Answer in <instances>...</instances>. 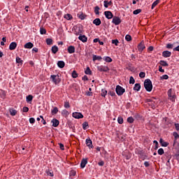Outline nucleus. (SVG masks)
<instances>
[{"mask_svg": "<svg viewBox=\"0 0 179 179\" xmlns=\"http://www.w3.org/2000/svg\"><path fill=\"white\" fill-rule=\"evenodd\" d=\"M138 50L139 52H142L146 47H145V43L143 41H141L138 45Z\"/></svg>", "mask_w": 179, "mask_h": 179, "instance_id": "obj_10", "label": "nucleus"}, {"mask_svg": "<svg viewBox=\"0 0 179 179\" xmlns=\"http://www.w3.org/2000/svg\"><path fill=\"white\" fill-rule=\"evenodd\" d=\"M83 80H89V78L87 77V76H84L83 77Z\"/></svg>", "mask_w": 179, "mask_h": 179, "instance_id": "obj_64", "label": "nucleus"}, {"mask_svg": "<svg viewBox=\"0 0 179 179\" xmlns=\"http://www.w3.org/2000/svg\"><path fill=\"white\" fill-rule=\"evenodd\" d=\"M144 166L145 167H149V166H150V164H149V162H144Z\"/></svg>", "mask_w": 179, "mask_h": 179, "instance_id": "obj_63", "label": "nucleus"}, {"mask_svg": "<svg viewBox=\"0 0 179 179\" xmlns=\"http://www.w3.org/2000/svg\"><path fill=\"white\" fill-rule=\"evenodd\" d=\"M78 39L80 40V41H82L83 43L87 42V37L85 35L80 34Z\"/></svg>", "mask_w": 179, "mask_h": 179, "instance_id": "obj_12", "label": "nucleus"}, {"mask_svg": "<svg viewBox=\"0 0 179 179\" xmlns=\"http://www.w3.org/2000/svg\"><path fill=\"white\" fill-rule=\"evenodd\" d=\"M99 10H100V7H99V6H95L94 7L95 15H100V12Z\"/></svg>", "mask_w": 179, "mask_h": 179, "instance_id": "obj_33", "label": "nucleus"}, {"mask_svg": "<svg viewBox=\"0 0 179 179\" xmlns=\"http://www.w3.org/2000/svg\"><path fill=\"white\" fill-rule=\"evenodd\" d=\"M159 72L164 73V69H163V67L162 66H159Z\"/></svg>", "mask_w": 179, "mask_h": 179, "instance_id": "obj_61", "label": "nucleus"}, {"mask_svg": "<svg viewBox=\"0 0 179 179\" xmlns=\"http://www.w3.org/2000/svg\"><path fill=\"white\" fill-rule=\"evenodd\" d=\"M145 76H146V73L143 71L140 72L139 73V77L141 78V79H143V78H145Z\"/></svg>", "mask_w": 179, "mask_h": 179, "instance_id": "obj_51", "label": "nucleus"}, {"mask_svg": "<svg viewBox=\"0 0 179 179\" xmlns=\"http://www.w3.org/2000/svg\"><path fill=\"white\" fill-rule=\"evenodd\" d=\"M159 3H160V0H156L154 1L152 4L151 9H155V8H156Z\"/></svg>", "mask_w": 179, "mask_h": 179, "instance_id": "obj_25", "label": "nucleus"}, {"mask_svg": "<svg viewBox=\"0 0 179 179\" xmlns=\"http://www.w3.org/2000/svg\"><path fill=\"white\" fill-rule=\"evenodd\" d=\"M103 61H105L106 62H113V59H111V57L106 56L103 57Z\"/></svg>", "mask_w": 179, "mask_h": 179, "instance_id": "obj_30", "label": "nucleus"}, {"mask_svg": "<svg viewBox=\"0 0 179 179\" xmlns=\"http://www.w3.org/2000/svg\"><path fill=\"white\" fill-rule=\"evenodd\" d=\"M112 44H115V45H118V44H120V41H118V39H114L112 40Z\"/></svg>", "mask_w": 179, "mask_h": 179, "instance_id": "obj_45", "label": "nucleus"}, {"mask_svg": "<svg viewBox=\"0 0 179 179\" xmlns=\"http://www.w3.org/2000/svg\"><path fill=\"white\" fill-rule=\"evenodd\" d=\"M33 47H34V45L31 42H28L24 45V48H27L29 50L33 48Z\"/></svg>", "mask_w": 179, "mask_h": 179, "instance_id": "obj_16", "label": "nucleus"}, {"mask_svg": "<svg viewBox=\"0 0 179 179\" xmlns=\"http://www.w3.org/2000/svg\"><path fill=\"white\" fill-rule=\"evenodd\" d=\"M67 51H68L69 54H73V52H75V46H73V45L69 46Z\"/></svg>", "mask_w": 179, "mask_h": 179, "instance_id": "obj_17", "label": "nucleus"}, {"mask_svg": "<svg viewBox=\"0 0 179 179\" xmlns=\"http://www.w3.org/2000/svg\"><path fill=\"white\" fill-rule=\"evenodd\" d=\"M31 101H33V95H28L27 96V103H30Z\"/></svg>", "mask_w": 179, "mask_h": 179, "instance_id": "obj_35", "label": "nucleus"}, {"mask_svg": "<svg viewBox=\"0 0 179 179\" xmlns=\"http://www.w3.org/2000/svg\"><path fill=\"white\" fill-rule=\"evenodd\" d=\"M58 108L57 107H54L53 109L51 110V113L52 115H55L56 114H58Z\"/></svg>", "mask_w": 179, "mask_h": 179, "instance_id": "obj_28", "label": "nucleus"}, {"mask_svg": "<svg viewBox=\"0 0 179 179\" xmlns=\"http://www.w3.org/2000/svg\"><path fill=\"white\" fill-rule=\"evenodd\" d=\"M129 84L130 85L135 84V78H134L132 76H131L129 78Z\"/></svg>", "mask_w": 179, "mask_h": 179, "instance_id": "obj_44", "label": "nucleus"}, {"mask_svg": "<svg viewBox=\"0 0 179 179\" xmlns=\"http://www.w3.org/2000/svg\"><path fill=\"white\" fill-rule=\"evenodd\" d=\"M87 128H89V123L87 122H83V129L86 131V129H87Z\"/></svg>", "mask_w": 179, "mask_h": 179, "instance_id": "obj_31", "label": "nucleus"}, {"mask_svg": "<svg viewBox=\"0 0 179 179\" xmlns=\"http://www.w3.org/2000/svg\"><path fill=\"white\" fill-rule=\"evenodd\" d=\"M108 94H110L112 97H114L115 95V92L114 91H110Z\"/></svg>", "mask_w": 179, "mask_h": 179, "instance_id": "obj_54", "label": "nucleus"}, {"mask_svg": "<svg viewBox=\"0 0 179 179\" xmlns=\"http://www.w3.org/2000/svg\"><path fill=\"white\" fill-rule=\"evenodd\" d=\"M159 64L161 65V66H169V64H167V62H166L164 60H161L159 62Z\"/></svg>", "mask_w": 179, "mask_h": 179, "instance_id": "obj_32", "label": "nucleus"}, {"mask_svg": "<svg viewBox=\"0 0 179 179\" xmlns=\"http://www.w3.org/2000/svg\"><path fill=\"white\" fill-rule=\"evenodd\" d=\"M62 115H64V117H68V115H69V112L64 109L62 111Z\"/></svg>", "mask_w": 179, "mask_h": 179, "instance_id": "obj_34", "label": "nucleus"}, {"mask_svg": "<svg viewBox=\"0 0 179 179\" xmlns=\"http://www.w3.org/2000/svg\"><path fill=\"white\" fill-rule=\"evenodd\" d=\"M70 177H75L76 176V171L71 170L69 173Z\"/></svg>", "mask_w": 179, "mask_h": 179, "instance_id": "obj_39", "label": "nucleus"}, {"mask_svg": "<svg viewBox=\"0 0 179 179\" xmlns=\"http://www.w3.org/2000/svg\"><path fill=\"white\" fill-rule=\"evenodd\" d=\"M86 164H87V158H83L81 160L80 168L85 169V167H86Z\"/></svg>", "mask_w": 179, "mask_h": 179, "instance_id": "obj_11", "label": "nucleus"}, {"mask_svg": "<svg viewBox=\"0 0 179 179\" xmlns=\"http://www.w3.org/2000/svg\"><path fill=\"white\" fill-rule=\"evenodd\" d=\"M173 92V90L169 89L168 90V97L169 99V100H171V101H174L175 99H176V96L173 95L171 93Z\"/></svg>", "mask_w": 179, "mask_h": 179, "instance_id": "obj_8", "label": "nucleus"}, {"mask_svg": "<svg viewBox=\"0 0 179 179\" xmlns=\"http://www.w3.org/2000/svg\"><path fill=\"white\" fill-rule=\"evenodd\" d=\"M141 12H142V9H137L135 10L133 13L134 15H139V13H141Z\"/></svg>", "mask_w": 179, "mask_h": 179, "instance_id": "obj_50", "label": "nucleus"}, {"mask_svg": "<svg viewBox=\"0 0 179 179\" xmlns=\"http://www.w3.org/2000/svg\"><path fill=\"white\" fill-rule=\"evenodd\" d=\"M50 80H52V83L55 85H59L61 83V78H59V75H51Z\"/></svg>", "mask_w": 179, "mask_h": 179, "instance_id": "obj_2", "label": "nucleus"}, {"mask_svg": "<svg viewBox=\"0 0 179 179\" xmlns=\"http://www.w3.org/2000/svg\"><path fill=\"white\" fill-rule=\"evenodd\" d=\"M158 155L160 156H162V155H164V150H163V148H159L158 150Z\"/></svg>", "mask_w": 179, "mask_h": 179, "instance_id": "obj_47", "label": "nucleus"}, {"mask_svg": "<svg viewBox=\"0 0 179 179\" xmlns=\"http://www.w3.org/2000/svg\"><path fill=\"white\" fill-rule=\"evenodd\" d=\"M173 136H174L176 141H177L178 139V138H179V135L176 131L173 132Z\"/></svg>", "mask_w": 179, "mask_h": 179, "instance_id": "obj_53", "label": "nucleus"}, {"mask_svg": "<svg viewBox=\"0 0 179 179\" xmlns=\"http://www.w3.org/2000/svg\"><path fill=\"white\" fill-rule=\"evenodd\" d=\"M145 103H149L148 104L150 106H155V101H154L153 99H147L145 100Z\"/></svg>", "mask_w": 179, "mask_h": 179, "instance_id": "obj_26", "label": "nucleus"}, {"mask_svg": "<svg viewBox=\"0 0 179 179\" xmlns=\"http://www.w3.org/2000/svg\"><path fill=\"white\" fill-rule=\"evenodd\" d=\"M71 76L73 79H76V78H78V73H76V71H73L72 72Z\"/></svg>", "mask_w": 179, "mask_h": 179, "instance_id": "obj_40", "label": "nucleus"}, {"mask_svg": "<svg viewBox=\"0 0 179 179\" xmlns=\"http://www.w3.org/2000/svg\"><path fill=\"white\" fill-rule=\"evenodd\" d=\"M46 44H48V45H52V39L46 38Z\"/></svg>", "mask_w": 179, "mask_h": 179, "instance_id": "obj_37", "label": "nucleus"}, {"mask_svg": "<svg viewBox=\"0 0 179 179\" xmlns=\"http://www.w3.org/2000/svg\"><path fill=\"white\" fill-rule=\"evenodd\" d=\"M93 24H95V26H100V24H101V20L100 18H96L93 20Z\"/></svg>", "mask_w": 179, "mask_h": 179, "instance_id": "obj_20", "label": "nucleus"}, {"mask_svg": "<svg viewBox=\"0 0 179 179\" xmlns=\"http://www.w3.org/2000/svg\"><path fill=\"white\" fill-rule=\"evenodd\" d=\"M171 158V156H168L167 157L168 160H167L166 164V166H170V159Z\"/></svg>", "mask_w": 179, "mask_h": 179, "instance_id": "obj_56", "label": "nucleus"}, {"mask_svg": "<svg viewBox=\"0 0 179 179\" xmlns=\"http://www.w3.org/2000/svg\"><path fill=\"white\" fill-rule=\"evenodd\" d=\"M85 144L89 148V149H93L94 146H93V141H92V139H90V137H88L85 140Z\"/></svg>", "mask_w": 179, "mask_h": 179, "instance_id": "obj_4", "label": "nucleus"}, {"mask_svg": "<svg viewBox=\"0 0 179 179\" xmlns=\"http://www.w3.org/2000/svg\"><path fill=\"white\" fill-rule=\"evenodd\" d=\"M115 92L117 96H122L125 92V89H124L120 85H117L115 88Z\"/></svg>", "mask_w": 179, "mask_h": 179, "instance_id": "obj_3", "label": "nucleus"}, {"mask_svg": "<svg viewBox=\"0 0 179 179\" xmlns=\"http://www.w3.org/2000/svg\"><path fill=\"white\" fill-rule=\"evenodd\" d=\"M175 127L176 131H179V124L178 123H175Z\"/></svg>", "mask_w": 179, "mask_h": 179, "instance_id": "obj_62", "label": "nucleus"}, {"mask_svg": "<svg viewBox=\"0 0 179 179\" xmlns=\"http://www.w3.org/2000/svg\"><path fill=\"white\" fill-rule=\"evenodd\" d=\"M159 143L161 144L162 146H163L164 148H167V146H169V143L164 141L163 140V138H160L159 139Z\"/></svg>", "mask_w": 179, "mask_h": 179, "instance_id": "obj_19", "label": "nucleus"}, {"mask_svg": "<svg viewBox=\"0 0 179 179\" xmlns=\"http://www.w3.org/2000/svg\"><path fill=\"white\" fill-rule=\"evenodd\" d=\"M59 148H60L61 150H65V147L64 146V144L60 143H59Z\"/></svg>", "mask_w": 179, "mask_h": 179, "instance_id": "obj_59", "label": "nucleus"}, {"mask_svg": "<svg viewBox=\"0 0 179 179\" xmlns=\"http://www.w3.org/2000/svg\"><path fill=\"white\" fill-rule=\"evenodd\" d=\"M51 123L52 124V127H55V128H57V127L59 125V120L57 119H53L51 120Z\"/></svg>", "mask_w": 179, "mask_h": 179, "instance_id": "obj_14", "label": "nucleus"}, {"mask_svg": "<svg viewBox=\"0 0 179 179\" xmlns=\"http://www.w3.org/2000/svg\"><path fill=\"white\" fill-rule=\"evenodd\" d=\"M111 5H113V2L112 1H108L107 0H105L103 1V6L105 8H108V6H111Z\"/></svg>", "mask_w": 179, "mask_h": 179, "instance_id": "obj_21", "label": "nucleus"}, {"mask_svg": "<svg viewBox=\"0 0 179 179\" xmlns=\"http://www.w3.org/2000/svg\"><path fill=\"white\" fill-rule=\"evenodd\" d=\"M118 124H124V119L122 117H119L117 118Z\"/></svg>", "mask_w": 179, "mask_h": 179, "instance_id": "obj_48", "label": "nucleus"}, {"mask_svg": "<svg viewBox=\"0 0 179 179\" xmlns=\"http://www.w3.org/2000/svg\"><path fill=\"white\" fill-rule=\"evenodd\" d=\"M134 117H129L127 118V122H129V124H134Z\"/></svg>", "mask_w": 179, "mask_h": 179, "instance_id": "obj_43", "label": "nucleus"}, {"mask_svg": "<svg viewBox=\"0 0 179 179\" xmlns=\"http://www.w3.org/2000/svg\"><path fill=\"white\" fill-rule=\"evenodd\" d=\"M52 54H56L58 52V46L54 45L52 47Z\"/></svg>", "mask_w": 179, "mask_h": 179, "instance_id": "obj_27", "label": "nucleus"}, {"mask_svg": "<svg viewBox=\"0 0 179 179\" xmlns=\"http://www.w3.org/2000/svg\"><path fill=\"white\" fill-rule=\"evenodd\" d=\"M57 66L59 68H61V69L64 68L65 67V62L64 61H59L57 62Z\"/></svg>", "mask_w": 179, "mask_h": 179, "instance_id": "obj_24", "label": "nucleus"}, {"mask_svg": "<svg viewBox=\"0 0 179 179\" xmlns=\"http://www.w3.org/2000/svg\"><path fill=\"white\" fill-rule=\"evenodd\" d=\"M104 15H105L106 19H108V20H110V19H113L114 17V15H113V13H111V11H105Z\"/></svg>", "mask_w": 179, "mask_h": 179, "instance_id": "obj_9", "label": "nucleus"}, {"mask_svg": "<svg viewBox=\"0 0 179 179\" xmlns=\"http://www.w3.org/2000/svg\"><path fill=\"white\" fill-rule=\"evenodd\" d=\"M16 62L17 64H20L21 65L23 64V60L19 57H16Z\"/></svg>", "mask_w": 179, "mask_h": 179, "instance_id": "obj_38", "label": "nucleus"}, {"mask_svg": "<svg viewBox=\"0 0 179 179\" xmlns=\"http://www.w3.org/2000/svg\"><path fill=\"white\" fill-rule=\"evenodd\" d=\"M22 111H23V113H27L29 111V108L27 106L23 107Z\"/></svg>", "mask_w": 179, "mask_h": 179, "instance_id": "obj_58", "label": "nucleus"}, {"mask_svg": "<svg viewBox=\"0 0 179 179\" xmlns=\"http://www.w3.org/2000/svg\"><path fill=\"white\" fill-rule=\"evenodd\" d=\"M72 117L77 120H80V118H83V115L79 112H74L72 113Z\"/></svg>", "mask_w": 179, "mask_h": 179, "instance_id": "obj_6", "label": "nucleus"}, {"mask_svg": "<svg viewBox=\"0 0 179 179\" xmlns=\"http://www.w3.org/2000/svg\"><path fill=\"white\" fill-rule=\"evenodd\" d=\"M79 19H80L81 20H85V15H83V13L80 14L79 16H78Z\"/></svg>", "mask_w": 179, "mask_h": 179, "instance_id": "obj_57", "label": "nucleus"}, {"mask_svg": "<svg viewBox=\"0 0 179 179\" xmlns=\"http://www.w3.org/2000/svg\"><path fill=\"white\" fill-rule=\"evenodd\" d=\"M40 33L41 34H47V30L44 28H41L40 29Z\"/></svg>", "mask_w": 179, "mask_h": 179, "instance_id": "obj_49", "label": "nucleus"}, {"mask_svg": "<svg viewBox=\"0 0 179 179\" xmlns=\"http://www.w3.org/2000/svg\"><path fill=\"white\" fill-rule=\"evenodd\" d=\"M64 19H66V20H72L73 19L72 15L71 14H66L64 15Z\"/></svg>", "mask_w": 179, "mask_h": 179, "instance_id": "obj_29", "label": "nucleus"}, {"mask_svg": "<svg viewBox=\"0 0 179 179\" xmlns=\"http://www.w3.org/2000/svg\"><path fill=\"white\" fill-rule=\"evenodd\" d=\"M97 69L99 72H108V71H110V69L105 66H99L97 67Z\"/></svg>", "mask_w": 179, "mask_h": 179, "instance_id": "obj_7", "label": "nucleus"}, {"mask_svg": "<svg viewBox=\"0 0 179 179\" xmlns=\"http://www.w3.org/2000/svg\"><path fill=\"white\" fill-rule=\"evenodd\" d=\"M101 59H103V57H101V56H97L96 55H94L92 56L93 61H101Z\"/></svg>", "mask_w": 179, "mask_h": 179, "instance_id": "obj_22", "label": "nucleus"}, {"mask_svg": "<svg viewBox=\"0 0 179 179\" xmlns=\"http://www.w3.org/2000/svg\"><path fill=\"white\" fill-rule=\"evenodd\" d=\"M167 79H169V76L166 74L160 77L161 80H167Z\"/></svg>", "mask_w": 179, "mask_h": 179, "instance_id": "obj_46", "label": "nucleus"}, {"mask_svg": "<svg viewBox=\"0 0 179 179\" xmlns=\"http://www.w3.org/2000/svg\"><path fill=\"white\" fill-rule=\"evenodd\" d=\"M64 106L65 108H69L71 107V105L69 104V102L65 101Z\"/></svg>", "mask_w": 179, "mask_h": 179, "instance_id": "obj_52", "label": "nucleus"}, {"mask_svg": "<svg viewBox=\"0 0 179 179\" xmlns=\"http://www.w3.org/2000/svg\"><path fill=\"white\" fill-rule=\"evenodd\" d=\"M173 45L171 43H168L166 45V48L171 49V48H173Z\"/></svg>", "mask_w": 179, "mask_h": 179, "instance_id": "obj_60", "label": "nucleus"}, {"mask_svg": "<svg viewBox=\"0 0 179 179\" xmlns=\"http://www.w3.org/2000/svg\"><path fill=\"white\" fill-rule=\"evenodd\" d=\"M9 113L13 117H15V115L17 114V110H16L15 108H9Z\"/></svg>", "mask_w": 179, "mask_h": 179, "instance_id": "obj_18", "label": "nucleus"}, {"mask_svg": "<svg viewBox=\"0 0 179 179\" xmlns=\"http://www.w3.org/2000/svg\"><path fill=\"white\" fill-rule=\"evenodd\" d=\"M85 73L86 75H92V70H90V67H87L86 70L85 71Z\"/></svg>", "mask_w": 179, "mask_h": 179, "instance_id": "obj_36", "label": "nucleus"}, {"mask_svg": "<svg viewBox=\"0 0 179 179\" xmlns=\"http://www.w3.org/2000/svg\"><path fill=\"white\" fill-rule=\"evenodd\" d=\"M144 87L148 92H152L153 89V85L152 84V80H150V79L145 80Z\"/></svg>", "mask_w": 179, "mask_h": 179, "instance_id": "obj_1", "label": "nucleus"}, {"mask_svg": "<svg viewBox=\"0 0 179 179\" xmlns=\"http://www.w3.org/2000/svg\"><path fill=\"white\" fill-rule=\"evenodd\" d=\"M125 40H126V41H132V37L131 36V35L127 34L125 36Z\"/></svg>", "mask_w": 179, "mask_h": 179, "instance_id": "obj_41", "label": "nucleus"}, {"mask_svg": "<svg viewBox=\"0 0 179 179\" xmlns=\"http://www.w3.org/2000/svg\"><path fill=\"white\" fill-rule=\"evenodd\" d=\"M112 23L115 24V26H118L121 23V18L120 17L115 16L113 17Z\"/></svg>", "mask_w": 179, "mask_h": 179, "instance_id": "obj_5", "label": "nucleus"}, {"mask_svg": "<svg viewBox=\"0 0 179 179\" xmlns=\"http://www.w3.org/2000/svg\"><path fill=\"white\" fill-rule=\"evenodd\" d=\"M162 57L164 58H169V57H171V52L169 50H165L162 52Z\"/></svg>", "mask_w": 179, "mask_h": 179, "instance_id": "obj_13", "label": "nucleus"}, {"mask_svg": "<svg viewBox=\"0 0 179 179\" xmlns=\"http://www.w3.org/2000/svg\"><path fill=\"white\" fill-rule=\"evenodd\" d=\"M134 90L136 92H139L141 90V84L140 83H136L134 87Z\"/></svg>", "mask_w": 179, "mask_h": 179, "instance_id": "obj_23", "label": "nucleus"}, {"mask_svg": "<svg viewBox=\"0 0 179 179\" xmlns=\"http://www.w3.org/2000/svg\"><path fill=\"white\" fill-rule=\"evenodd\" d=\"M101 96L102 97H106L107 96V90H101Z\"/></svg>", "mask_w": 179, "mask_h": 179, "instance_id": "obj_42", "label": "nucleus"}, {"mask_svg": "<svg viewBox=\"0 0 179 179\" xmlns=\"http://www.w3.org/2000/svg\"><path fill=\"white\" fill-rule=\"evenodd\" d=\"M16 47H17V43L16 42H12L9 45V50L13 51V50H16Z\"/></svg>", "mask_w": 179, "mask_h": 179, "instance_id": "obj_15", "label": "nucleus"}, {"mask_svg": "<svg viewBox=\"0 0 179 179\" xmlns=\"http://www.w3.org/2000/svg\"><path fill=\"white\" fill-rule=\"evenodd\" d=\"M29 122L30 124H34L36 122V119H34V117L29 118Z\"/></svg>", "mask_w": 179, "mask_h": 179, "instance_id": "obj_55", "label": "nucleus"}]
</instances>
